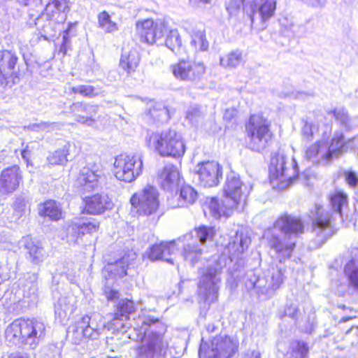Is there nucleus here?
Instances as JSON below:
<instances>
[{
  "label": "nucleus",
  "mask_w": 358,
  "mask_h": 358,
  "mask_svg": "<svg viewBox=\"0 0 358 358\" xmlns=\"http://www.w3.org/2000/svg\"><path fill=\"white\" fill-rule=\"evenodd\" d=\"M125 331L128 337L143 344L137 349L138 358H173V355L168 343L163 341L162 335L166 327L157 318L150 315H139L129 322Z\"/></svg>",
  "instance_id": "nucleus-1"
},
{
  "label": "nucleus",
  "mask_w": 358,
  "mask_h": 358,
  "mask_svg": "<svg viewBox=\"0 0 358 358\" xmlns=\"http://www.w3.org/2000/svg\"><path fill=\"white\" fill-rule=\"evenodd\" d=\"M303 231L304 224L299 218L285 215L274 222L273 229L264 232V236L279 262H282L292 256L296 238Z\"/></svg>",
  "instance_id": "nucleus-2"
},
{
  "label": "nucleus",
  "mask_w": 358,
  "mask_h": 358,
  "mask_svg": "<svg viewBox=\"0 0 358 358\" xmlns=\"http://www.w3.org/2000/svg\"><path fill=\"white\" fill-rule=\"evenodd\" d=\"M330 203L334 213L320 205H315L314 210L310 211L311 233L315 236L314 243L308 246L311 250L321 247L333 235L336 217L343 220L342 208L348 205V196L343 192L336 191L330 196Z\"/></svg>",
  "instance_id": "nucleus-3"
},
{
  "label": "nucleus",
  "mask_w": 358,
  "mask_h": 358,
  "mask_svg": "<svg viewBox=\"0 0 358 358\" xmlns=\"http://www.w3.org/2000/svg\"><path fill=\"white\" fill-rule=\"evenodd\" d=\"M106 323L99 313L85 315L69 327L68 336L71 342L79 345L82 342L87 344V350H94L99 345V337L105 330Z\"/></svg>",
  "instance_id": "nucleus-4"
},
{
  "label": "nucleus",
  "mask_w": 358,
  "mask_h": 358,
  "mask_svg": "<svg viewBox=\"0 0 358 358\" xmlns=\"http://www.w3.org/2000/svg\"><path fill=\"white\" fill-rule=\"evenodd\" d=\"M45 334V325L41 320L19 318L9 324L5 331L8 341L15 344L17 341L35 348Z\"/></svg>",
  "instance_id": "nucleus-5"
},
{
  "label": "nucleus",
  "mask_w": 358,
  "mask_h": 358,
  "mask_svg": "<svg viewBox=\"0 0 358 358\" xmlns=\"http://www.w3.org/2000/svg\"><path fill=\"white\" fill-rule=\"evenodd\" d=\"M145 142L148 148L154 149L161 156L180 157L185 152L181 134L173 129L148 132Z\"/></svg>",
  "instance_id": "nucleus-6"
},
{
  "label": "nucleus",
  "mask_w": 358,
  "mask_h": 358,
  "mask_svg": "<svg viewBox=\"0 0 358 358\" xmlns=\"http://www.w3.org/2000/svg\"><path fill=\"white\" fill-rule=\"evenodd\" d=\"M227 259L220 256L210 264L199 270V292L204 300L210 303L217 301L221 282L222 269L226 266Z\"/></svg>",
  "instance_id": "nucleus-7"
},
{
  "label": "nucleus",
  "mask_w": 358,
  "mask_h": 358,
  "mask_svg": "<svg viewBox=\"0 0 358 358\" xmlns=\"http://www.w3.org/2000/svg\"><path fill=\"white\" fill-rule=\"evenodd\" d=\"M215 235L213 227L201 226L194 231L184 235L178 239V245L181 243L183 248L182 256L185 261L194 266L200 259L203 249L202 246Z\"/></svg>",
  "instance_id": "nucleus-8"
},
{
  "label": "nucleus",
  "mask_w": 358,
  "mask_h": 358,
  "mask_svg": "<svg viewBox=\"0 0 358 358\" xmlns=\"http://www.w3.org/2000/svg\"><path fill=\"white\" fill-rule=\"evenodd\" d=\"M66 8V0H50L44 10H36V13L29 11V15L41 36L47 39L55 35L56 26L59 22V20L55 18V15L59 16Z\"/></svg>",
  "instance_id": "nucleus-9"
},
{
  "label": "nucleus",
  "mask_w": 358,
  "mask_h": 358,
  "mask_svg": "<svg viewBox=\"0 0 358 358\" xmlns=\"http://www.w3.org/2000/svg\"><path fill=\"white\" fill-rule=\"evenodd\" d=\"M271 179L280 180L282 188L289 186L299 176V168L294 157H288L282 151L272 156L269 166Z\"/></svg>",
  "instance_id": "nucleus-10"
},
{
  "label": "nucleus",
  "mask_w": 358,
  "mask_h": 358,
  "mask_svg": "<svg viewBox=\"0 0 358 358\" xmlns=\"http://www.w3.org/2000/svg\"><path fill=\"white\" fill-rule=\"evenodd\" d=\"M247 136L250 138V148L257 152L264 150L272 138L270 122L261 115H252L245 125Z\"/></svg>",
  "instance_id": "nucleus-11"
},
{
  "label": "nucleus",
  "mask_w": 358,
  "mask_h": 358,
  "mask_svg": "<svg viewBox=\"0 0 358 358\" xmlns=\"http://www.w3.org/2000/svg\"><path fill=\"white\" fill-rule=\"evenodd\" d=\"M238 341L236 338L220 335L213 338L209 348L202 340L199 349V358H231L238 350Z\"/></svg>",
  "instance_id": "nucleus-12"
},
{
  "label": "nucleus",
  "mask_w": 358,
  "mask_h": 358,
  "mask_svg": "<svg viewBox=\"0 0 358 358\" xmlns=\"http://www.w3.org/2000/svg\"><path fill=\"white\" fill-rule=\"evenodd\" d=\"M143 167L141 155H120L114 162V174L117 180L131 182L141 174Z\"/></svg>",
  "instance_id": "nucleus-13"
},
{
  "label": "nucleus",
  "mask_w": 358,
  "mask_h": 358,
  "mask_svg": "<svg viewBox=\"0 0 358 358\" xmlns=\"http://www.w3.org/2000/svg\"><path fill=\"white\" fill-rule=\"evenodd\" d=\"M158 197L157 189L152 186H147L131 197V210L139 215H150L155 213L159 207Z\"/></svg>",
  "instance_id": "nucleus-14"
},
{
  "label": "nucleus",
  "mask_w": 358,
  "mask_h": 358,
  "mask_svg": "<svg viewBox=\"0 0 358 358\" xmlns=\"http://www.w3.org/2000/svg\"><path fill=\"white\" fill-rule=\"evenodd\" d=\"M170 70L176 80L193 83L202 78L206 66L201 62L182 59L171 65Z\"/></svg>",
  "instance_id": "nucleus-15"
},
{
  "label": "nucleus",
  "mask_w": 358,
  "mask_h": 358,
  "mask_svg": "<svg viewBox=\"0 0 358 358\" xmlns=\"http://www.w3.org/2000/svg\"><path fill=\"white\" fill-rule=\"evenodd\" d=\"M252 189L251 186L243 183L234 172L227 176L224 186L225 199L229 203V208H236L238 204L245 203Z\"/></svg>",
  "instance_id": "nucleus-16"
},
{
  "label": "nucleus",
  "mask_w": 358,
  "mask_h": 358,
  "mask_svg": "<svg viewBox=\"0 0 358 358\" xmlns=\"http://www.w3.org/2000/svg\"><path fill=\"white\" fill-rule=\"evenodd\" d=\"M195 174L201 186L215 187L222 178V167L215 161L203 162L196 165Z\"/></svg>",
  "instance_id": "nucleus-17"
},
{
  "label": "nucleus",
  "mask_w": 358,
  "mask_h": 358,
  "mask_svg": "<svg viewBox=\"0 0 358 358\" xmlns=\"http://www.w3.org/2000/svg\"><path fill=\"white\" fill-rule=\"evenodd\" d=\"M141 41L152 45L156 43H162L164 34L167 32L166 24L162 21L154 22L147 19L137 23Z\"/></svg>",
  "instance_id": "nucleus-18"
},
{
  "label": "nucleus",
  "mask_w": 358,
  "mask_h": 358,
  "mask_svg": "<svg viewBox=\"0 0 358 358\" xmlns=\"http://www.w3.org/2000/svg\"><path fill=\"white\" fill-rule=\"evenodd\" d=\"M18 58L15 54L8 50H0V85H7L9 82L16 83L18 73L16 64Z\"/></svg>",
  "instance_id": "nucleus-19"
},
{
  "label": "nucleus",
  "mask_w": 358,
  "mask_h": 358,
  "mask_svg": "<svg viewBox=\"0 0 358 358\" xmlns=\"http://www.w3.org/2000/svg\"><path fill=\"white\" fill-rule=\"evenodd\" d=\"M245 285L247 289L253 290L259 297L264 296L268 299L273 295L268 278L264 275L261 276L253 270L246 273Z\"/></svg>",
  "instance_id": "nucleus-20"
},
{
  "label": "nucleus",
  "mask_w": 358,
  "mask_h": 358,
  "mask_svg": "<svg viewBox=\"0 0 358 358\" xmlns=\"http://www.w3.org/2000/svg\"><path fill=\"white\" fill-rule=\"evenodd\" d=\"M22 179V172L15 165L3 169L0 174V192L8 194L15 191Z\"/></svg>",
  "instance_id": "nucleus-21"
},
{
  "label": "nucleus",
  "mask_w": 358,
  "mask_h": 358,
  "mask_svg": "<svg viewBox=\"0 0 358 358\" xmlns=\"http://www.w3.org/2000/svg\"><path fill=\"white\" fill-rule=\"evenodd\" d=\"M83 212L90 215H100L112 209L113 203L107 194H96L83 199Z\"/></svg>",
  "instance_id": "nucleus-22"
},
{
  "label": "nucleus",
  "mask_w": 358,
  "mask_h": 358,
  "mask_svg": "<svg viewBox=\"0 0 358 358\" xmlns=\"http://www.w3.org/2000/svg\"><path fill=\"white\" fill-rule=\"evenodd\" d=\"M135 309L136 307L133 301L127 299L120 300L113 315L108 328L122 331L125 327L123 321L129 320V315L135 311Z\"/></svg>",
  "instance_id": "nucleus-23"
},
{
  "label": "nucleus",
  "mask_w": 358,
  "mask_h": 358,
  "mask_svg": "<svg viewBox=\"0 0 358 358\" xmlns=\"http://www.w3.org/2000/svg\"><path fill=\"white\" fill-rule=\"evenodd\" d=\"M250 243L251 239L247 231L244 229H237L234 235L230 236L227 245L231 260L242 255L248 248Z\"/></svg>",
  "instance_id": "nucleus-24"
},
{
  "label": "nucleus",
  "mask_w": 358,
  "mask_h": 358,
  "mask_svg": "<svg viewBox=\"0 0 358 358\" xmlns=\"http://www.w3.org/2000/svg\"><path fill=\"white\" fill-rule=\"evenodd\" d=\"M20 248L24 250L27 259L34 264H39L45 258L46 254L41 243L29 236L22 237L19 242Z\"/></svg>",
  "instance_id": "nucleus-25"
},
{
  "label": "nucleus",
  "mask_w": 358,
  "mask_h": 358,
  "mask_svg": "<svg viewBox=\"0 0 358 358\" xmlns=\"http://www.w3.org/2000/svg\"><path fill=\"white\" fill-rule=\"evenodd\" d=\"M276 9L275 0H254L250 3V19L252 23L256 17L266 22L273 16Z\"/></svg>",
  "instance_id": "nucleus-26"
},
{
  "label": "nucleus",
  "mask_w": 358,
  "mask_h": 358,
  "mask_svg": "<svg viewBox=\"0 0 358 358\" xmlns=\"http://www.w3.org/2000/svg\"><path fill=\"white\" fill-rule=\"evenodd\" d=\"M69 109L78 122L87 126H92L94 122L92 116L96 114L98 106L83 102H76L73 103Z\"/></svg>",
  "instance_id": "nucleus-27"
},
{
  "label": "nucleus",
  "mask_w": 358,
  "mask_h": 358,
  "mask_svg": "<svg viewBox=\"0 0 358 358\" xmlns=\"http://www.w3.org/2000/svg\"><path fill=\"white\" fill-rule=\"evenodd\" d=\"M76 296L72 294L59 297L57 303H55L56 320L61 323L66 321L76 309Z\"/></svg>",
  "instance_id": "nucleus-28"
},
{
  "label": "nucleus",
  "mask_w": 358,
  "mask_h": 358,
  "mask_svg": "<svg viewBox=\"0 0 358 358\" xmlns=\"http://www.w3.org/2000/svg\"><path fill=\"white\" fill-rule=\"evenodd\" d=\"M176 250V241L161 242L152 245L148 251V257L151 261L164 260L173 264V259L167 257Z\"/></svg>",
  "instance_id": "nucleus-29"
},
{
  "label": "nucleus",
  "mask_w": 358,
  "mask_h": 358,
  "mask_svg": "<svg viewBox=\"0 0 358 358\" xmlns=\"http://www.w3.org/2000/svg\"><path fill=\"white\" fill-rule=\"evenodd\" d=\"M79 153V148L71 142H66L64 146L52 152L48 157V162L52 165H64L72 160Z\"/></svg>",
  "instance_id": "nucleus-30"
},
{
  "label": "nucleus",
  "mask_w": 358,
  "mask_h": 358,
  "mask_svg": "<svg viewBox=\"0 0 358 358\" xmlns=\"http://www.w3.org/2000/svg\"><path fill=\"white\" fill-rule=\"evenodd\" d=\"M343 272L348 280L349 290L353 294H358V251L357 250L352 252L351 258L346 262Z\"/></svg>",
  "instance_id": "nucleus-31"
},
{
  "label": "nucleus",
  "mask_w": 358,
  "mask_h": 358,
  "mask_svg": "<svg viewBox=\"0 0 358 358\" xmlns=\"http://www.w3.org/2000/svg\"><path fill=\"white\" fill-rule=\"evenodd\" d=\"M304 158L313 164L327 165V155L325 151V142L317 141L314 143L306 146L304 152Z\"/></svg>",
  "instance_id": "nucleus-32"
},
{
  "label": "nucleus",
  "mask_w": 358,
  "mask_h": 358,
  "mask_svg": "<svg viewBox=\"0 0 358 358\" xmlns=\"http://www.w3.org/2000/svg\"><path fill=\"white\" fill-rule=\"evenodd\" d=\"M344 136L342 133L336 132L331 140L329 146L325 143V151L327 155L328 164H329L334 159H338L343 153L348 152V143H344Z\"/></svg>",
  "instance_id": "nucleus-33"
},
{
  "label": "nucleus",
  "mask_w": 358,
  "mask_h": 358,
  "mask_svg": "<svg viewBox=\"0 0 358 358\" xmlns=\"http://www.w3.org/2000/svg\"><path fill=\"white\" fill-rule=\"evenodd\" d=\"M99 174L97 170L89 166L83 167L76 181V185L86 192H91L97 186Z\"/></svg>",
  "instance_id": "nucleus-34"
},
{
  "label": "nucleus",
  "mask_w": 358,
  "mask_h": 358,
  "mask_svg": "<svg viewBox=\"0 0 358 358\" xmlns=\"http://www.w3.org/2000/svg\"><path fill=\"white\" fill-rule=\"evenodd\" d=\"M162 187L164 190H172L180 182V173L177 167L173 164L166 165L159 174Z\"/></svg>",
  "instance_id": "nucleus-35"
},
{
  "label": "nucleus",
  "mask_w": 358,
  "mask_h": 358,
  "mask_svg": "<svg viewBox=\"0 0 358 358\" xmlns=\"http://www.w3.org/2000/svg\"><path fill=\"white\" fill-rule=\"evenodd\" d=\"M136 258V253L133 251H129L114 263H108L106 269L114 275H118L121 278L124 277L127 275V271L130 266L134 265Z\"/></svg>",
  "instance_id": "nucleus-36"
},
{
  "label": "nucleus",
  "mask_w": 358,
  "mask_h": 358,
  "mask_svg": "<svg viewBox=\"0 0 358 358\" xmlns=\"http://www.w3.org/2000/svg\"><path fill=\"white\" fill-rule=\"evenodd\" d=\"M37 275L34 273H27L18 280L19 287L22 289L24 297L34 300L38 291Z\"/></svg>",
  "instance_id": "nucleus-37"
},
{
  "label": "nucleus",
  "mask_w": 358,
  "mask_h": 358,
  "mask_svg": "<svg viewBox=\"0 0 358 358\" xmlns=\"http://www.w3.org/2000/svg\"><path fill=\"white\" fill-rule=\"evenodd\" d=\"M206 207L209 210L212 216L218 219L221 217H229L234 208H229V203L224 199L222 203L215 198L208 199L206 202Z\"/></svg>",
  "instance_id": "nucleus-38"
},
{
  "label": "nucleus",
  "mask_w": 358,
  "mask_h": 358,
  "mask_svg": "<svg viewBox=\"0 0 358 358\" xmlns=\"http://www.w3.org/2000/svg\"><path fill=\"white\" fill-rule=\"evenodd\" d=\"M140 57L136 50H124L120 58V66L127 73L135 71L138 66Z\"/></svg>",
  "instance_id": "nucleus-39"
},
{
  "label": "nucleus",
  "mask_w": 358,
  "mask_h": 358,
  "mask_svg": "<svg viewBox=\"0 0 358 358\" xmlns=\"http://www.w3.org/2000/svg\"><path fill=\"white\" fill-rule=\"evenodd\" d=\"M39 213L42 216L48 217L52 220H59L62 217V210L56 201L49 200L42 204L39 208Z\"/></svg>",
  "instance_id": "nucleus-40"
},
{
  "label": "nucleus",
  "mask_w": 358,
  "mask_h": 358,
  "mask_svg": "<svg viewBox=\"0 0 358 358\" xmlns=\"http://www.w3.org/2000/svg\"><path fill=\"white\" fill-rule=\"evenodd\" d=\"M197 192L190 185H186L181 187L178 198L179 207H187L194 203L197 199Z\"/></svg>",
  "instance_id": "nucleus-41"
},
{
  "label": "nucleus",
  "mask_w": 358,
  "mask_h": 358,
  "mask_svg": "<svg viewBox=\"0 0 358 358\" xmlns=\"http://www.w3.org/2000/svg\"><path fill=\"white\" fill-rule=\"evenodd\" d=\"M192 40L190 42L196 51H206L208 48L209 44L206 38L204 30H194L191 34Z\"/></svg>",
  "instance_id": "nucleus-42"
},
{
  "label": "nucleus",
  "mask_w": 358,
  "mask_h": 358,
  "mask_svg": "<svg viewBox=\"0 0 358 358\" xmlns=\"http://www.w3.org/2000/svg\"><path fill=\"white\" fill-rule=\"evenodd\" d=\"M289 350L288 355L290 358H307L309 347L305 341L297 340L290 343Z\"/></svg>",
  "instance_id": "nucleus-43"
},
{
  "label": "nucleus",
  "mask_w": 358,
  "mask_h": 358,
  "mask_svg": "<svg viewBox=\"0 0 358 358\" xmlns=\"http://www.w3.org/2000/svg\"><path fill=\"white\" fill-rule=\"evenodd\" d=\"M98 27L106 33H113L118 29L116 22L111 20L110 15L106 11H102L98 15Z\"/></svg>",
  "instance_id": "nucleus-44"
},
{
  "label": "nucleus",
  "mask_w": 358,
  "mask_h": 358,
  "mask_svg": "<svg viewBox=\"0 0 358 358\" xmlns=\"http://www.w3.org/2000/svg\"><path fill=\"white\" fill-rule=\"evenodd\" d=\"M63 124L59 122H41L39 123L30 124L24 127V129L34 131H46L50 132L61 129Z\"/></svg>",
  "instance_id": "nucleus-45"
},
{
  "label": "nucleus",
  "mask_w": 358,
  "mask_h": 358,
  "mask_svg": "<svg viewBox=\"0 0 358 358\" xmlns=\"http://www.w3.org/2000/svg\"><path fill=\"white\" fill-rule=\"evenodd\" d=\"M242 53L238 50L232 51L224 57H221L220 63L224 68H235L242 62Z\"/></svg>",
  "instance_id": "nucleus-46"
},
{
  "label": "nucleus",
  "mask_w": 358,
  "mask_h": 358,
  "mask_svg": "<svg viewBox=\"0 0 358 358\" xmlns=\"http://www.w3.org/2000/svg\"><path fill=\"white\" fill-rule=\"evenodd\" d=\"M149 115L156 122H166L170 118L168 109L161 103H157L151 108Z\"/></svg>",
  "instance_id": "nucleus-47"
},
{
  "label": "nucleus",
  "mask_w": 358,
  "mask_h": 358,
  "mask_svg": "<svg viewBox=\"0 0 358 358\" xmlns=\"http://www.w3.org/2000/svg\"><path fill=\"white\" fill-rule=\"evenodd\" d=\"M166 46L172 52L177 53L181 45L182 41L177 29L170 30L165 40Z\"/></svg>",
  "instance_id": "nucleus-48"
},
{
  "label": "nucleus",
  "mask_w": 358,
  "mask_h": 358,
  "mask_svg": "<svg viewBox=\"0 0 358 358\" xmlns=\"http://www.w3.org/2000/svg\"><path fill=\"white\" fill-rule=\"evenodd\" d=\"M329 115H333L336 120L345 129H350L352 127L351 119L348 112L344 108H336L329 112Z\"/></svg>",
  "instance_id": "nucleus-49"
},
{
  "label": "nucleus",
  "mask_w": 358,
  "mask_h": 358,
  "mask_svg": "<svg viewBox=\"0 0 358 358\" xmlns=\"http://www.w3.org/2000/svg\"><path fill=\"white\" fill-rule=\"evenodd\" d=\"M80 224L77 222H71L66 227V238L70 243H77L78 239L82 238Z\"/></svg>",
  "instance_id": "nucleus-50"
},
{
  "label": "nucleus",
  "mask_w": 358,
  "mask_h": 358,
  "mask_svg": "<svg viewBox=\"0 0 358 358\" xmlns=\"http://www.w3.org/2000/svg\"><path fill=\"white\" fill-rule=\"evenodd\" d=\"M318 132V126L312 122H305L301 129L303 141L310 142L313 140L315 135Z\"/></svg>",
  "instance_id": "nucleus-51"
},
{
  "label": "nucleus",
  "mask_w": 358,
  "mask_h": 358,
  "mask_svg": "<svg viewBox=\"0 0 358 358\" xmlns=\"http://www.w3.org/2000/svg\"><path fill=\"white\" fill-rule=\"evenodd\" d=\"M27 203L28 201L24 196L19 195L15 197L12 206L15 220L20 219L25 213Z\"/></svg>",
  "instance_id": "nucleus-52"
},
{
  "label": "nucleus",
  "mask_w": 358,
  "mask_h": 358,
  "mask_svg": "<svg viewBox=\"0 0 358 358\" xmlns=\"http://www.w3.org/2000/svg\"><path fill=\"white\" fill-rule=\"evenodd\" d=\"M71 92L86 97H94L99 95V90L89 85H82L71 87Z\"/></svg>",
  "instance_id": "nucleus-53"
},
{
  "label": "nucleus",
  "mask_w": 358,
  "mask_h": 358,
  "mask_svg": "<svg viewBox=\"0 0 358 358\" xmlns=\"http://www.w3.org/2000/svg\"><path fill=\"white\" fill-rule=\"evenodd\" d=\"M283 281L284 270L282 268H277L275 269L273 268L271 276L270 278V280H268L273 293L275 292V290L279 289Z\"/></svg>",
  "instance_id": "nucleus-54"
},
{
  "label": "nucleus",
  "mask_w": 358,
  "mask_h": 358,
  "mask_svg": "<svg viewBox=\"0 0 358 358\" xmlns=\"http://www.w3.org/2000/svg\"><path fill=\"white\" fill-rule=\"evenodd\" d=\"M80 231L83 236L86 234H93L98 231L99 228V222L93 220L92 221L78 220Z\"/></svg>",
  "instance_id": "nucleus-55"
},
{
  "label": "nucleus",
  "mask_w": 358,
  "mask_h": 358,
  "mask_svg": "<svg viewBox=\"0 0 358 358\" xmlns=\"http://www.w3.org/2000/svg\"><path fill=\"white\" fill-rule=\"evenodd\" d=\"M243 4V0H230L226 8L230 15H235L240 10Z\"/></svg>",
  "instance_id": "nucleus-56"
},
{
  "label": "nucleus",
  "mask_w": 358,
  "mask_h": 358,
  "mask_svg": "<svg viewBox=\"0 0 358 358\" xmlns=\"http://www.w3.org/2000/svg\"><path fill=\"white\" fill-rule=\"evenodd\" d=\"M344 177L348 185L355 188L358 185V176L352 171H345L344 172Z\"/></svg>",
  "instance_id": "nucleus-57"
},
{
  "label": "nucleus",
  "mask_w": 358,
  "mask_h": 358,
  "mask_svg": "<svg viewBox=\"0 0 358 358\" xmlns=\"http://www.w3.org/2000/svg\"><path fill=\"white\" fill-rule=\"evenodd\" d=\"M61 275H64L66 279L71 283L74 282L76 277V271L72 264H68L67 267L61 271Z\"/></svg>",
  "instance_id": "nucleus-58"
},
{
  "label": "nucleus",
  "mask_w": 358,
  "mask_h": 358,
  "mask_svg": "<svg viewBox=\"0 0 358 358\" xmlns=\"http://www.w3.org/2000/svg\"><path fill=\"white\" fill-rule=\"evenodd\" d=\"M104 294L108 301H114L115 299H118L120 296V294L117 291L110 289L108 287L105 289Z\"/></svg>",
  "instance_id": "nucleus-59"
},
{
  "label": "nucleus",
  "mask_w": 358,
  "mask_h": 358,
  "mask_svg": "<svg viewBox=\"0 0 358 358\" xmlns=\"http://www.w3.org/2000/svg\"><path fill=\"white\" fill-rule=\"evenodd\" d=\"M27 6L36 7L38 11L42 10V0H23Z\"/></svg>",
  "instance_id": "nucleus-60"
},
{
  "label": "nucleus",
  "mask_w": 358,
  "mask_h": 358,
  "mask_svg": "<svg viewBox=\"0 0 358 358\" xmlns=\"http://www.w3.org/2000/svg\"><path fill=\"white\" fill-rule=\"evenodd\" d=\"M199 115V110L196 108L189 109L187 111L186 118L190 122L195 120L196 117Z\"/></svg>",
  "instance_id": "nucleus-61"
},
{
  "label": "nucleus",
  "mask_w": 358,
  "mask_h": 358,
  "mask_svg": "<svg viewBox=\"0 0 358 358\" xmlns=\"http://www.w3.org/2000/svg\"><path fill=\"white\" fill-rule=\"evenodd\" d=\"M297 308L295 306H289L285 310V315H287L292 318H294L297 313Z\"/></svg>",
  "instance_id": "nucleus-62"
},
{
  "label": "nucleus",
  "mask_w": 358,
  "mask_h": 358,
  "mask_svg": "<svg viewBox=\"0 0 358 358\" xmlns=\"http://www.w3.org/2000/svg\"><path fill=\"white\" fill-rule=\"evenodd\" d=\"M63 43L60 47L59 51L62 52L64 55L66 54L67 52V45L69 43L68 34H65L63 35Z\"/></svg>",
  "instance_id": "nucleus-63"
},
{
  "label": "nucleus",
  "mask_w": 358,
  "mask_h": 358,
  "mask_svg": "<svg viewBox=\"0 0 358 358\" xmlns=\"http://www.w3.org/2000/svg\"><path fill=\"white\" fill-rule=\"evenodd\" d=\"M241 358H262L261 354L258 351H253L251 353L244 355Z\"/></svg>",
  "instance_id": "nucleus-64"
}]
</instances>
